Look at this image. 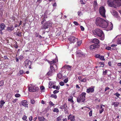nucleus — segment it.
<instances>
[{
    "label": "nucleus",
    "instance_id": "nucleus-1",
    "mask_svg": "<svg viewBox=\"0 0 121 121\" xmlns=\"http://www.w3.org/2000/svg\"><path fill=\"white\" fill-rule=\"evenodd\" d=\"M96 25L98 26L105 28H107L108 30H111L112 29L113 25L111 22L108 21H106L99 17H97L95 20Z\"/></svg>",
    "mask_w": 121,
    "mask_h": 121
},
{
    "label": "nucleus",
    "instance_id": "nucleus-2",
    "mask_svg": "<svg viewBox=\"0 0 121 121\" xmlns=\"http://www.w3.org/2000/svg\"><path fill=\"white\" fill-rule=\"evenodd\" d=\"M94 35L95 37L98 36L99 37V39L103 40L104 38V35L103 31L97 28L93 31Z\"/></svg>",
    "mask_w": 121,
    "mask_h": 121
},
{
    "label": "nucleus",
    "instance_id": "nucleus-3",
    "mask_svg": "<svg viewBox=\"0 0 121 121\" xmlns=\"http://www.w3.org/2000/svg\"><path fill=\"white\" fill-rule=\"evenodd\" d=\"M109 6L116 8L121 5V0H113L112 1H108Z\"/></svg>",
    "mask_w": 121,
    "mask_h": 121
},
{
    "label": "nucleus",
    "instance_id": "nucleus-4",
    "mask_svg": "<svg viewBox=\"0 0 121 121\" xmlns=\"http://www.w3.org/2000/svg\"><path fill=\"white\" fill-rule=\"evenodd\" d=\"M86 93L84 92L80 95L78 97L77 101L78 102L80 103L81 102H83L85 100V96Z\"/></svg>",
    "mask_w": 121,
    "mask_h": 121
},
{
    "label": "nucleus",
    "instance_id": "nucleus-5",
    "mask_svg": "<svg viewBox=\"0 0 121 121\" xmlns=\"http://www.w3.org/2000/svg\"><path fill=\"white\" fill-rule=\"evenodd\" d=\"M53 23L51 21H49L45 22L43 24L42 26L41 27V29H46L48 28V26H51Z\"/></svg>",
    "mask_w": 121,
    "mask_h": 121
},
{
    "label": "nucleus",
    "instance_id": "nucleus-6",
    "mask_svg": "<svg viewBox=\"0 0 121 121\" xmlns=\"http://www.w3.org/2000/svg\"><path fill=\"white\" fill-rule=\"evenodd\" d=\"M113 42L115 43L117 41L118 44H121V35L117 36L113 40Z\"/></svg>",
    "mask_w": 121,
    "mask_h": 121
},
{
    "label": "nucleus",
    "instance_id": "nucleus-7",
    "mask_svg": "<svg viewBox=\"0 0 121 121\" xmlns=\"http://www.w3.org/2000/svg\"><path fill=\"white\" fill-rule=\"evenodd\" d=\"M99 11V12L101 16L104 17H106L105 14L106 11L104 7L103 6L100 7Z\"/></svg>",
    "mask_w": 121,
    "mask_h": 121
},
{
    "label": "nucleus",
    "instance_id": "nucleus-8",
    "mask_svg": "<svg viewBox=\"0 0 121 121\" xmlns=\"http://www.w3.org/2000/svg\"><path fill=\"white\" fill-rule=\"evenodd\" d=\"M31 64L32 63L31 61L27 59L25 61L24 65L26 68L28 67L30 69L31 68Z\"/></svg>",
    "mask_w": 121,
    "mask_h": 121
},
{
    "label": "nucleus",
    "instance_id": "nucleus-9",
    "mask_svg": "<svg viewBox=\"0 0 121 121\" xmlns=\"http://www.w3.org/2000/svg\"><path fill=\"white\" fill-rule=\"evenodd\" d=\"M111 12L114 17L116 18L119 21H120L121 18L120 16L118 15V13L115 10H112L111 11Z\"/></svg>",
    "mask_w": 121,
    "mask_h": 121
},
{
    "label": "nucleus",
    "instance_id": "nucleus-10",
    "mask_svg": "<svg viewBox=\"0 0 121 121\" xmlns=\"http://www.w3.org/2000/svg\"><path fill=\"white\" fill-rule=\"evenodd\" d=\"M39 88L35 86H32L29 87L28 89L29 91L30 92H35L38 91Z\"/></svg>",
    "mask_w": 121,
    "mask_h": 121
},
{
    "label": "nucleus",
    "instance_id": "nucleus-11",
    "mask_svg": "<svg viewBox=\"0 0 121 121\" xmlns=\"http://www.w3.org/2000/svg\"><path fill=\"white\" fill-rule=\"evenodd\" d=\"M68 39L70 43H74L75 42L77 41L78 40L77 38H75L73 36H70L68 38Z\"/></svg>",
    "mask_w": 121,
    "mask_h": 121
},
{
    "label": "nucleus",
    "instance_id": "nucleus-12",
    "mask_svg": "<svg viewBox=\"0 0 121 121\" xmlns=\"http://www.w3.org/2000/svg\"><path fill=\"white\" fill-rule=\"evenodd\" d=\"M76 55L77 56H85V54L82 52L80 50H77L76 52Z\"/></svg>",
    "mask_w": 121,
    "mask_h": 121
},
{
    "label": "nucleus",
    "instance_id": "nucleus-13",
    "mask_svg": "<svg viewBox=\"0 0 121 121\" xmlns=\"http://www.w3.org/2000/svg\"><path fill=\"white\" fill-rule=\"evenodd\" d=\"M94 91V87L91 86L87 89L86 92L88 93H93Z\"/></svg>",
    "mask_w": 121,
    "mask_h": 121
},
{
    "label": "nucleus",
    "instance_id": "nucleus-14",
    "mask_svg": "<svg viewBox=\"0 0 121 121\" xmlns=\"http://www.w3.org/2000/svg\"><path fill=\"white\" fill-rule=\"evenodd\" d=\"M54 68L52 65H51L50 69V71L47 73L46 75L48 76H50L51 75L52 72L54 70Z\"/></svg>",
    "mask_w": 121,
    "mask_h": 121
},
{
    "label": "nucleus",
    "instance_id": "nucleus-15",
    "mask_svg": "<svg viewBox=\"0 0 121 121\" xmlns=\"http://www.w3.org/2000/svg\"><path fill=\"white\" fill-rule=\"evenodd\" d=\"M47 18V14L45 12L44 14V16L43 17L41 18L42 22H41V24H43V23L44 22L46 21L45 19Z\"/></svg>",
    "mask_w": 121,
    "mask_h": 121
},
{
    "label": "nucleus",
    "instance_id": "nucleus-16",
    "mask_svg": "<svg viewBox=\"0 0 121 121\" xmlns=\"http://www.w3.org/2000/svg\"><path fill=\"white\" fill-rule=\"evenodd\" d=\"M57 61L58 60H54L52 61H50L49 63L50 64V66L52 65L54 68L55 66L56 67L57 66L56 65L54 64L56 63Z\"/></svg>",
    "mask_w": 121,
    "mask_h": 121
},
{
    "label": "nucleus",
    "instance_id": "nucleus-17",
    "mask_svg": "<svg viewBox=\"0 0 121 121\" xmlns=\"http://www.w3.org/2000/svg\"><path fill=\"white\" fill-rule=\"evenodd\" d=\"M92 43H95V45H97L98 46V44L99 43V40L97 39H94L91 41Z\"/></svg>",
    "mask_w": 121,
    "mask_h": 121
},
{
    "label": "nucleus",
    "instance_id": "nucleus-18",
    "mask_svg": "<svg viewBox=\"0 0 121 121\" xmlns=\"http://www.w3.org/2000/svg\"><path fill=\"white\" fill-rule=\"evenodd\" d=\"M60 108L61 109H64L65 112L66 113L67 112V106L65 104L63 105H61L60 106Z\"/></svg>",
    "mask_w": 121,
    "mask_h": 121
},
{
    "label": "nucleus",
    "instance_id": "nucleus-19",
    "mask_svg": "<svg viewBox=\"0 0 121 121\" xmlns=\"http://www.w3.org/2000/svg\"><path fill=\"white\" fill-rule=\"evenodd\" d=\"M21 104L22 105L28 108V103L27 101L26 100H23L21 102Z\"/></svg>",
    "mask_w": 121,
    "mask_h": 121
},
{
    "label": "nucleus",
    "instance_id": "nucleus-20",
    "mask_svg": "<svg viewBox=\"0 0 121 121\" xmlns=\"http://www.w3.org/2000/svg\"><path fill=\"white\" fill-rule=\"evenodd\" d=\"M119 103L118 102H113L112 103V105H114L115 108L117 107L118 106Z\"/></svg>",
    "mask_w": 121,
    "mask_h": 121
},
{
    "label": "nucleus",
    "instance_id": "nucleus-21",
    "mask_svg": "<svg viewBox=\"0 0 121 121\" xmlns=\"http://www.w3.org/2000/svg\"><path fill=\"white\" fill-rule=\"evenodd\" d=\"M0 28L1 29V30H4L6 26L5 24L4 23H2L0 24Z\"/></svg>",
    "mask_w": 121,
    "mask_h": 121
},
{
    "label": "nucleus",
    "instance_id": "nucleus-22",
    "mask_svg": "<svg viewBox=\"0 0 121 121\" xmlns=\"http://www.w3.org/2000/svg\"><path fill=\"white\" fill-rule=\"evenodd\" d=\"M14 29V28L13 26L12 25L11 27H8L7 30L9 32H10L13 30Z\"/></svg>",
    "mask_w": 121,
    "mask_h": 121
},
{
    "label": "nucleus",
    "instance_id": "nucleus-23",
    "mask_svg": "<svg viewBox=\"0 0 121 121\" xmlns=\"http://www.w3.org/2000/svg\"><path fill=\"white\" fill-rule=\"evenodd\" d=\"M70 116H68V120L70 119L71 121H75V117L74 116H72L70 117Z\"/></svg>",
    "mask_w": 121,
    "mask_h": 121
},
{
    "label": "nucleus",
    "instance_id": "nucleus-24",
    "mask_svg": "<svg viewBox=\"0 0 121 121\" xmlns=\"http://www.w3.org/2000/svg\"><path fill=\"white\" fill-rule=\"evenodd\" d=\"M98 46H97V45H95V44H92L91 45L90 47V48L91 50H92L94 49L95 48L97 47Z\"/></svg>",
    "mask_w": 121,
    "mask_h": 121
},
{
    "label": "nucleus",
    "instance_id": "nucleus-25",
    "mask_svg": "<svg viewBox=\"0 0 121 121\" xmlns=\"http://www.w3.org/2000/svg\"><path fill=\"white\" fill-rule=\"evenodd\" d=\"M71 66L69 65H65L62 68V69H66L68 70H69L71 68Z\"/></svg>",
    "mask_w": 121,
    "mask_h": 121
},
{
    "label": "nucleus",
    "instance_id": "nucleus-26",
    "mask_svg": "<svg viewBox=\"0 0 121 121\" xmlns=\"http://www.w3.org/2000/svg\"><path fill=\"white\" fill-rule=\"evenodd\" d=\"M15 34L19 36H21L22 35V32L21 31L16 32L15 33Z\"/></svg>",
    "mask_w": 121,
    "mask_h": 121
},
{
    "label": "nucleus",
    "instance_id": "nucleus-27",
    "mask_svg": "<svg viewBox=\"0 0 121 121\" xmlns=\"http://www.w3.org/2000/svg\"><path fill=\"white\" fill-rule=\"evenodd\" d=\"M38 119L39 121H44L45 119L43 117H39Z\"/></svg>",
    "mask_w": 121,
    "mask_h": 121
},
{
    "label": "nucleus",
    "instance_id": "nucleus-28",
    "mask_svg": "<svg viewBox=\"0 0 121 121\" xmlns=\"http://www.w3.org/2000/svg\"><path fill=\"white\" fill-rule=\"evenodd\" d=\"M77 41V45L78 47H79L81 45L82 43V41L80 40H78Z\"/></svg>",
    "mask_w": 121,
    "mask_h": 121
},
{
    "label": "nucleus",
    "instance_id": "nucleus-29",
    "mask_svg": "<svg viewBox=\"0 0 121 121\" xmlns=\"http://www.w3.org/2000/svg\"><path fill=\"white\" fill-rule=\"evenodd\" d=\"M62 77V75L61 73H59L57 75L56 78H58L59 79H61Z\"/></svg>",
    "mask_w": 121,
    "mask_h": 121
},
{
    "label": "nucleus",
    "instance_id": "nucleus-30",
    "mask_svg": "<svg viewBox=\"0 0 121 121\" xmlns=\"http://www.w3.org/2000/svg\"><path fill=\"white\" fill-rule=\"evenodd\" d=\"M23 73H25L24 72V71L23 70H21L19 71L18 73V75L19 76L21 74H22Z\"/></svg>",
    "mask_w": 121,
    "mask_h": 121
},
{
    "label": "nucleus",
    "instance_id": "nucleus-31",
    "mask_svg": "<svg viewBox=\"0 0 121 121\" xmlns=\"http://www.w3.org/2000/svg\"><path fill=\"white\" fill-rule=\"evenodd\" d=\"M63 117V116L62 115L60 116L59 117H58L57 118V121H61V119Z\"/></svg>",
    "mask_w": 121,
    "mask_h": 121
},
{
    "label": "nucleus",
    "instance_id": "nucleus-32",
    "mask_svg": "<svg viewBox=\"0 0 121 121\" xmlns=\"http://www.w3.org/2000/svg\"><path fill=\"white\" fill-rule=\"evenodd\" d=\"M106 49L108 50H110L111 51L114 50V48H111L110 47L108 46L106 47Z\"/></svg>",
    "mask_w": 121,
    "mask_h": 121
},
{
    "label": "nucleus",
    "instance_id": "nucleus-33",
    "mask_svg": "<svg viewBox=\"0 0 121 121\" xmlns=\"http://www.w3.org/2000/svg\"><path fill=\"white\" fill-rule=\"evenodd\" d=\"M52 87L54 89H56L57 90H59L60 88V86H56L53 85V86Z\"/></svg>",
    "mask_w": 121,
    "mask_h": 121
},
{
    "label": "nucleus",
    "instance_id": "nucleus-34",
    "mask_svg": "<svg viewBox=\"0 0 121 121\" xmlns=\"http://www.w3.org/2000/svg\"><path fill=\"white\" fill-rule=\"evenodd\" d=\"M71 98H69L68 99V100L69 101H70L71 102L73 103L74 102L73 101V97H70Z\"/></svg>",
    "mask_w": 121,
    "mask_h": 121
},
{
    "label": "nucleus",
    "instance_id": "nucleus-35",
    "mask_svg": "<svg viewBox=\"0 0 121 121\" xmlns=\"http://www.w3.org/2000/svg\"><path fill=\"white\" fill-rule=\"evenodd\" d=\"M99 64L100 65L99 66V67H103L104 66L103 63H102V62H100L99 63Z\"/></svg>",
    "mask_w": 121,
    "mask_h": 121
},
{
    "label": "nucleus",
    "instance_id": "nucleus-36",
    "mask_svg": "<svg viewBox=\"0 0 121 121\" xmlns=\"http://www.w3.org/2000/svg\"><path fill=\"white\" fill-rule=\"evenodd\" d=\"M50 97L52 98H53L55 99H56L57 97L56 95L55 94H52L51 96Z\"/></svg>",
    "mask_w": 121,
    "mask_h": 121
},
{
    "label": "nucleus",
    "instance_id": "nucleus-37",
    "mask_svg": "<svg viewBox=\"0 0 121 121\" xmlns=\"http://www.w3.org/2000/svg\"><path fill=\"white\" fill-rule=\"evenodd\" d=\"M59 110L58 109L56 108H54L53 110V111L55 112H59Z\"/></svg>",
    "mask_w": 121,
    "mask_h": 121
},
{
    "label": "nucleus",
    "instance_id": "nucleus-38",
    "mask_svg": "<svg viewBox=\"0 0 121 121\" xmlns=\"http://www.w3.org/2000/svg\"><path fill=\"white\" fill-rule=\"evenodd\" d=\"M52 6H53V10H54L55 9V8L54 7H56V3H55L53 4H52Z\"/></svg>",
    "mask_w": 121,
    "mask_h": 121
},
{
    "label": "nucleus",
    "instance_id": "nucleus-39",
    "mask_svg": "<svg viewBox=\"0 0 121 121\" xmlns=\"http://www.w3.org/2000/svg\"><path fill=\"white\" fill-rule=\"evenodd\" d=\"M99 58L100 60H105L104 58V56H102L100 55Z\"/></svg>",
    "mask_w": 121,
    "mask_h": 121
},
{
    "label": "nucleus",
    "instance_id": "nucleus-40",
    "mask_svg": "<svg viewBox=\"0 0 121 121\" xmlns=\"http://www.w3.org/2000/svg\"><path fill=\"white\" fill-rule=\"evenodd\" d=\"M5 103V102L4 100H2L0 101V104H3Z\"/></svg>",
    "mask_w": 121,
    "mask_h": 121
},
{
    "label": "nucleus",
    "instance_id": "nucleus-41",
    "mask_svg": "<svg viewBox=\"0 0 121 121\" xmlns=\"http://www.w3.org/2000/svg\"><path fill=\"white\" fill-rule=\"evenodd\" d=\"M30 102L32 104H34L35 103V100L33 99H31Z\"/></svg>",
    "mask_w": 121,
    "mask_h": 121
},
{
    "label": "nucleus",
    "instance_id": "nucleus-42",
    "mask_svg": "<svg viewBox=\"0 0 121 121\" xmlns=\"http://www.w3.org/2000/svg\"><path fill=\"white\" fill-rule=\"evenodd\" d=\"M27 117L25 115H24L22 119L24 120H25L27 119Z\"/></svg>",
    "mask_w": 121,
    "mask_h": 121
},
{
    "label": "nucleus",
    "instance_id": "nucleus-43",
    "mask_svg": "<svg viewBox=\"0 0 121 121\" xmlns=\"http://www.w3.org/2000/svg\"><path fill=\"white\" fill-rule=\"evenodd\" d=\"M104 111V108H102V109H101L99 110V113L100 114L101 113L103 112Z\"/></svg>",
    "mask_w": 121,
    "mask_h": 121
},
{
    "label": "nucleus",
    "instance_id": "nucleus-44",
    "mask_svg": "<svg viewBox=\"0 0 121 121\" xmlns=\"http://www.w3.org/2000/svg\"><path fill=\"white\" fill-rule=\"evenodd\" d=\"M86 80V78H83L82 80L81 81L82 82H85Z\"/></svg>",
    "mask_w": 121,
    "mask_h": 121
},
{
    "label": "nucleus",
    "instance_id": "nucleus-45",
    "mask_svg": "<svg viewBox=\"0 0 121 121\" xmlns=\"http://www.w3.org/2000/svg\"><path fill=\"white\" fill-rule=\"evenodd\" d=\"M20 96V94H16L15 95V96L17 98L19 97Z\"/></svg>",
    "mask_w": 121,
    "mask_h": 121
},
{
    "label": "nucleus",
    "instance_id": "nucleus-46",
    "mask_svg": "<svg viewBox=\"0 0 121 121\" xmlns=\"http://www.w3.org/2000/svg\"><path fill=\"white\" fill-rule=\"evenodd\" d=\"M49 104L52 106H54L55 105L51 101H50L49 103Z\"/></svg>",
    "mask_w": 121,
    "mask_h": 121
},
{
    "label": "nucleus",
    "instance_id": "nucleus-47",
    "mask_svg": "<svg viewBox=\"0 0 121 121\" xmlns=\"http://www.w3.org/2000/svg\"><path fill=\"white\" fill-rule=\"evenodd\" d=\"M4 85V82L3 81H0V86H3Z\"/></svg>",
    "mask_w": 121,
    "mask_h": 121
},
{
    "label": "nucleus",
    "instance_id": "nucleus-48",
    "mask_svg": "<svg viewBox=\"0 0 121 121\" xmlns=\"http://www.w3.org/2000/svg\"><path fill=\"white\" fill-rule=\"evenodd\" d=\"M78 15L79 16H81L82 15V13L81 11H79L78 12Z\"/></svg>",
    "mask_w": 121,
    "mask_h": 121
},
{
    "label": "nucleus",
    "instance_id": "nucleus-49",
    "mask_svg": "<svg viewBox=\"0 0 121 121\" xmlns=\"http://www.w3.org/2000/svg\"><path fill=\"white\" fill-rule=\"evenodd\" d=\"M73 23L76 26H78L79 25L78 23L77 22L74 21L73 22Z\"/></svg>",
    "mask_w": 121,
    "mask_h": 121
},
{
    "label": "nucleus",
    "instance_id": "nucleus-50",
    "mask_svg": "<svg viewBox=\"0 0 121 121\" xmlns=\"http://www.w3.org/2000/svg\"><path fill=\"white\" fill-rule=\"evenodd\" d=\"M89 115L90 117H91L92 115V111L91 110L89 113Z\"/></svg>",
    "mask_w": 121,
    "mask_h": 121
},
{
    "label": "nucleus",
    "instance_id": "nucleus-51",
    "mask_svg": "<svg viewBox=\"0 0 121 121\" xmlns=\"http://www.w3.org/2000/svg\"><path fill=\"white\" fill-rule=\"evenodd\" d=\"M68 81V78H67L64 80V82L65 83H67Z\"/></svg>",
    "mask_w": 121,
    "mask_h": 121
},
{
    "label": "nucleus",
    "instance_id": "nucleus-52",
    "mask_svg": "<svg viewBox=\"0 0 121 121\" xmlns=\"http://www.w3.org/2000/svg\"><path fill=\"white\" fill-rule=\"evenodd\" d=\"M60 86H63L64 85V83L63 82H61L60 83Z\"/></svg>",
    "mask_w": 121,
    "mask_h": 121
},
{
    "label": "nucleus",
    "instance_id": "nucleus-53",
    "mask_svg": "<svg viewBox=\"0 0 121 121\" xmlns=\"http://www.w3.org/2000/svg\"><path fill=\"white\" fill-rule=\"evenodd\" d=\"M59 92V91L56 90H55L53 92V93L54 94H56V93H58Z\"/></svg>",
    "mask_w": 121,
    "mask_h": 121
},
{
    "label": "nucleus",
    "instance_id": "nucleus-54",
    "mask_svg": "<svg viewBox=\"0 0 121 121\" xmlns=\"http://www.w3.org/2000/svg\"><path fill=\"white\" fill-rule=\"evenodd\" d=\"M100 55L99 54H97L95 56V57L96 58H99L100 56Z\"/></svg>",
    "mask_w": 121,
    "mask_h": 121
},
{
    "label": "nucleus",
    "instance_id": "nucleus-55",
    "mask_svg": "<svg viewBox=\"0 0 121 121\" xmlns=\"http://www.w3.org/2000/svg\"><path fill=\"white\" fill-rule=\"evenodd\" d=\"M80 28L81 29V30L82 31H83L84 30V27H83L82 26H80Z\"/></svg>",
    "mask_w": 121,
    "mask_h": 121
},
{
    "label": "nucleus",
    "instance_id": "nucleus-56",
    "mask_svg": "<svg viewBox=\"0 0 121 121\" xmlns=\"http://www.w3.org/2000/svg\"><path fill=\"white\" fill-rule=\"evenodd\" d=\"M107 71L106 70L105 71H103V75H105L107 74Z\"/></svg>",
    "mask_w": 121,
    "mask_h": 121
},
{
    "label": "nucleus",
    "instance_id": "nucleus-57",
    "mask_svg": "<svg viewBox=\"0 0 121 121\" xmlns=\"http://www.w3.org/2000/svg\"><path fill=\"white\" fill-rule=\"evenodd\" d=\"M115 95H116V96L117 97H119V96L120 95V94L117 93L115 94Z\"/></svg>",
    "mask_w": 121,
    "mask_h": 121
},
{
    "label": "nucleus",
    "instance_id": "nucleus-58",
    "mask_svg": "<svg viewBox=\"0 0 121 121\" xmlns=\"http://www.w3.org/2000/svg\"><path fill=\"white\" fill-rule=\"evenodd\" d=\"M32 117L31 116H30L29 118V120L30 121L32 120Z\"/></svg>",
    "mask_w": 121,
    "mask_h": 121
},
{
    "label": "nucleus",
    "instance_id": "nucleus-59",
    "mask_svg": "<svg viewBox=\"0 0 121 121\" xmlns=\"http://www.w3.org/2000/svg\"><path fill=\"white\" fill-rule=\"evenodd\" d=\"M17 99H15L14 100L12 101V102L13 103H15L16 102Z\"/></svg>",
    "mask_w": 121,
    "mask_h": 121
},
{
    "label": "nucleus",
    "instance_id": "nucleus-60",
    "mask_svg": "<svg viewBox=\"0 0 121 121\" xmlns=\"http://www.w3.org/2000/svg\"><path fill=\"white\" fill-rule=\"evenodd\" d=\"M109 89V88L108 87H106L105 89V91H106L107 90Z\"/></svg>",
    "mask_w": 121,
    "mask_h": 121
},
{
    "label": "nucleus",
    "instance_id": "nucleus-61",
    "mask_svg": "<svg viewBox=\"0 0 121 121\" xmlns=\"http://www.w3.org/2000/svg\"><path fill=\"white\" fill-rule=\"evenodd\" d=\"M40 89L41 90H43L44 89V87L43 86H42L40 87Z\"/></svg>",
    "mask_w": 121,
    "mask_h": 121
},
{
    "label": "nucleus",
    "instance_id": "nucleus-62",
    "mask_svg": "<svg viewBox=\"0 0 121 121\" xmlns=\"http://www.w3.org/2000/svg\"><path fill=\"white\" fill-rule=\"evenodd\" d=\"M117 44H113L111 45V47H115L117 46Z\"/></svg>",
    "mask_w": 121,
    "mask_h": 121
},
{
    "label": "nucleus",
    "instance_id": "nucleus-63",
    "mask_svg": "<svg viewBox=\"0 0 121 121\" xmlns=\"http://www.w3.org/2000/svg\"><path fill=\"white\" fill-rule=\"evenodd\" d=\"M22 21H20V23L19 24V25L18 26H19L20 25H22Z\"/></svg>",
    "mask_w": 121,
    "mask_h": 121
},
{
    "label": "nucleus",
    "instance_id": "nucleus-64",
    "mask_svg": "<svg viewBox=\"0 0 121 121\" xmlns=\"http://www.w3.org/2000/svg\"><path fill=\"white\" fill-rule=\"evenodd\" d=\"M117 65L118 66H121V63H118L117 64Z\"/></svg>",
    "mask_w": 121,
    "mask_h": 121
}]
</instances>
